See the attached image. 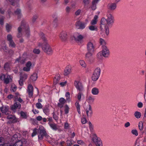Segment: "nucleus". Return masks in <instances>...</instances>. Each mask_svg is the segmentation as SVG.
Returning a JSON list of instances; mask_svg holds the SVG:
<instances>
[{"label": "nucleus", "instance_id": "23", "mask_svg": "<svg viewBox=\"0 0 146 146\" xmlns=\"http://www.w3.org/2000/svg\"><path fill=\"white\" fill-rule=\"evenodd\" d=\"M98 16L97 15H95L93 19L90 22V24L91 25H95L97 24L98 21Z\"/></svg>", "mask_w": 146, "mask_h": 146}, {"label": "nucleus", "instance_id": "5", "mask_svg": "<svg viewBox=\"0 0 146 146\" xmlns=\"http://www.w3.org/2000/svg\"><path fill=\"white\" fill-rule=\"evenodd\" d=\"M38 132L39 133L38 136V139L41 140L45 134V131L43 127L42 126H40L39 130L36 129H35L32 134V136L34 137L35 135Z\"/></svg>", "mask_w": 146, "mask_h": 146}, {"label": "nucleus", "instance_id": "49", "mask_svg": "<svg viewBox=\"0 0 146 146\" xmlns=\"http://www.w3.org/2000/svg\"><path fill=\"white\" fill-rule=\"evenodd\" d=\"M89 127L90 131L92 132L94 130L93 125L90 122L89 123Z\"/></svg>", "mask_w": 146, "mask_h": 146}, {"label": "nucleus", "instance_id": "28", "mask_svg": "<svg viewBox=\"0 0 146 146\" xmlns=\"http://www.w3.org/2000/svg\"><path fill=\"white\" fill-rule=\"evenodd\" d=\"M38 78V75L37 73H34L32 74L31 76L30 79L33 81H36Z\"/></svg>", "mask_w": 146, "mask_h": 146}, {"label": "nucleus", "instance_id": "15", "mask_svg": "<svg viewBox=\"0 0 146 146\" xmlns=\"http://www.w3.org/2000/svg\"><path fill=\"white\" fill-rule=\"evenodd\" d=\"M95 46L93 42H88L87 44V49L88 51L94 52Z\"/></svg>", "mask_w": 146, "mask_h": 146}, {"label": "nucleus", "instance_id": "4", "mask_svg": "<svg viewBox=\"0 0 146 146\" xmlns=\"http://www.w3.org/2000/svg\"><path fill=\"white\" fill-rule=\"evenodd\" d=\"M110 55V51L107 47L104 46L102 51L99 52L97 55V58L100 59H102L103 56L108 57Z\"/></svg>", "mask_w": 146, "mask_h": 146}, {"label": "nucleus", "instance_id": "36", "mask_svg": "<svg viewBox=\"0 0 146 146\" xmlns=\"http://www.w3.org/2000/svg\"><path fill=\"white\" fill-rule=\"evenodd\" d=\"M65 97H66V100L68 102L70 101L71 100L70 98V93L68 92H66L65 94Z\"/></svg>", "mask_w": 146, "mask_h": 146}, {"label": "nucleus", "instance_id": "39", "mask_svg": "<svg viewBox=\"0 0 146 146\" xmlns=\"http://www.w3.org/2000/svg\"><path fill=\"white\" fill-rule=\"evenodd\" d=\"M12 28L11 25L10 24L7 23L6 24V28L7 31L8 32H10Z\"/></svg>", "mask_w": 146, "mask_h": 146}, {"label": "nucleus", "instance_id": "61", "mask_svg": "<svg viewBox=\"0 0 146 146\" xmlns=\"http://www.w3.org/2000/svg\"><path fill=\"white\" fill-rule=\"evenodd\" d=\"M67 84V81H65L64 82H62L60 83V85L62 87H63L66 85Z\"/></svg>", "mask_w": 146, "mask_h": 146}, {"label": "nucleus", "instance_id": "44", "mask_svg": "<svg viewBox=\"0 0 146 146\" xmlns=\"http://www.w3.org/2000/svg\"><path fill=\"white\" fill-rule=\"evenodd\" d=\"M21 116L23 118L26 119L28 116V114L27 113H26L23 112H21Z\"/></svg>", "mask_w": 146, "mask_h": 146}, {"label": "nucleus", "instance_id": "57", "mask_svg": "<svg viewBox=\"0 0 146 146\" xmlns=\"http://www.w3.org/2000/svg\"><path fill=\"white\" fill-rule=\"evenodd\" d=\"M40 50L39 49L35 48L33 50V52L36 54H38L40 52Z\"/></svg>", "mask_w": 146, "mask_h": 146}, {"label": "nucleus", "instance_id": "9", "mask_svg": "<svg viewBox=\"0 0 146 146\" xmlns=\"http://www.w3.org/2000/svg\"><path fill=\"white\" fill-rule=\"evenodd\" d=\"M0 78L1 80L4 81L5 83L7 84L12 80V77L7 74L5 75L1 74V75Z\"/></svg>", "mask_w": 146, "mask_h": 146}, {"label": "nucleus", "instance_id": "29", "mask_svg": "<svg viewBox=\"0 0 146 146\" xmlns=\"http://www.w3.org/2000/svg\"><path fill=\"white\" fill-rule=\"evenodd\" d=\"M108 7L110 10H113L116 8V5L114 3H111L108 4Z\"/></svg>", "mask_w": 146, "mask_h": 146}, {"label": "nucleus", "instance_id": "17", "mask_svg": "<svg viewBox=\"0 0 146 146\" xmlns=\"http://www.w3.org/2000/svg\"><path fill=\"white\" fill-rule=\"evenodd\" d=\"M107 17L106 19L108 23L110 25L112 24L114 22V18L112 15L110 13H108L106 15Z\"/></svg>", "mask_w": 146, "mask_h": 146}, {"label": "nucleus", "instance_id": "32", "mask_svg": "<svg viewBox=\"0 0 146 146\" xmlns=\"http://www.w3.org/2000/svg\"><path fill=\"white\" fill-rule=\"evenodd\" d=\"M86 100L88 102L91 103L94 102L95 99L92 96H89L87 97Z\"/></svg>", "mask_w": 146, "mask_h": 146}, {"label": "nucleus", "instance_id": "62", "mask_svg": "<svg viewBox=\"0 0 146 146\" xmlns=\"http://www.w3.org/2000/svg\"><path fill=\"white\" fill-rule=\"evenodd\" d=\"M3 138H0V146H6L7 144H5L3 145V143L2 142V140Z\"/></svg>", "mask_w": 146, "mask_h": 146}, {"label": "nucleus", "instance_id": "25", "mask_svg": "<svg viewBox=\"0 0 146 146\" xmlns=\"http://www.w3.org/2000/svg\"><path fill=\"white\" fill-rule=\"evenodd\" d=\"M1 47L3 50L6 52H9V50L6 47V45L5 44V42L4 41L0 44Z\"/></svg>", "mask_w": 146, "mask_h": 146}, {"label": "nucleus", "instance_id": "51", "mask_svg": "<svg viewBox=\"0 0 146 146\" xmlns=\"http://www.w3.org/2000/svg\"><path fill=\"white\" fill-rule=\"evenodd\" d=\"M4 68L5 69L8 71L9 69V64L8 63H6L4 65Z\"/></svg>", "mask_w": 146, "mask_h": 146}, {"label": "nucleus", "instance_id": "33", "mask_svg": "<svg viewBox=\"0 0 146 146\" xmlns=\"http://www.w3.org/2000/svg\"><path fill=\"white\" fill-rule=\"evenodd\" d=\"M15 14L17 15L19 18H20L21 16V11L20 9H17L15 12Z\"/></svg>", "mask_w": 146, "mask_h": 146}, {"label": "nucleus", "instance_id": "55", "mask_svg": "<svg viewBox=\"0 0 146 146\" xmlns=\"http://www.w3.org/2000/svg\"><path fill=\"white\" fill-rule=\"evenodd\" d=\"M77 143L78 144H79L81 145H83L84 144V142L82 141L81 140H77Z\"/></svg>", "mask_w": 146, "mask_h": 146}, {"label": "nucleus", "instance_id": "42", "mask_svg": "<svg viewBox=\"0 0 146 146\" xmlns=\"http://www.w3.org/2000/svg\"><path fill=\"white\" fill-rule=\"evenodd\" d=\"M17 88V87L15 84H12L11 87V90L14 92L16 91Z\"/></svg>", "mask_w": 146, "mask_h": 146}, {"label": "nucleus", "instance_id": "6", "mask_svg": "<svg viewBox=\"0 0 146 146\" xmlns=\"http://www.w3.org/2000/svg\"><path fill=\"white\" fill-rule=\"evenodd\" d=\"M101 69L100 68L98 67L94 70L92 74V78L93 81H96L99 78L100 74Z\"/></svg>", "mask_w": 146, "mask_h": 146}, {"label": "nucleus", "instance_id": "50", "mask_svg": "<svg viewBox=\"0 0 146 146\" xmlns=\"http://www.w3.org/2000/svg\"><path fill=\"white\" fill-rule=\"evenodd\" d=\"M83 96V94L82 93L80 92H79L77 95V99L79 100H81V97Z\"/></svg>", "mask_w": 146, "mask_h": 146}, {"label": "nucleus", "instance_id": "2", "mask_svg": "<svg viewBox=\"0 0 146 146\" xmlns=\"http://www.w3.org/2000/svg\"><path fill=\"white\" fill-rule=\"evenodd\" d=\"M42 40V43H38V46L40 47L42 46V50L47 54H52L53 52V50L48 43V40L44 38H43Z\"/></svg>", "mask_w": 146, "mask_h": 146}, {"label": "nucleus", "instance_id": "54", "mask_svg": "<svg viewBox=\"0 0 146 146\" xmlns=\"http://www.w3.org/2000/svg\"><path fill=\"white\" fill-rule=\"evenodd\" d=\"M36 107L39 109H41L42 108V104L40 103H37L36 105Z\"/></svg>", "mask_w": 146, "mask_h": 146}, {"label": "nucleus", "instance_id": "34", "mask_svg": "<svg viewBox=\"0 0 146 146\" xmlns=\"http://www.w3.org/2000/svg\"><path fill=\"white\" fill-rule=\"evenodd\" d=\"M99 0H93L92 2V8L93 10L96 9V4L98 2Z\"/></svg>", "mask_w": 146, "mask_h": 146}, {"label": "nucleus", "instance_id": "56", "mask_svg": "<svg viewBox=\"0 0 146 146\" xmlns=\"http://www.w3.org/2000/svg\"><path fill=\"white\" fill-rule=\"evenodd\" d=\"M43 110L45 114H47V113L49 111V110L48 107H46L44 108Z\"/></svg>", "mask_w": 146, "mask_h": 146}, {"label": "nucleus", "instance_id": "31", "mask_svg": "<svg viewBox=\"0 0 146 146\" xmlns=\"http://www.w3.org/2000/svg\"><path fill=\"white\" fill-rule=\"evenodd\" d=\"M79 62L80 65L83 68H86L87 66V64L84 60H80Z\"/></svg>", "mask_w": 146, "mask_h": 146}, {"label": "nucleus", "instance_id": "48", "mask_svg": "<svg viewBox=\"0 0 146 146\" xmlns=\"http://www.w3.org/2000/svg\"><path fill=\"white\" fill-rule=\"evenodd\" d=\"M12 38V36L11 35L8 34L7 35V39L9 42L13 41Z\"/></svg>", "mask_w": 146, "mask_h": 146}, {"label": "nucleus", "instance_id": "43", "mask_svg": "<svg viewBox=\"0 0 146 146\" xmlns=\"http://www.w3.org/2000/svg\"><path fill=\"white\" fill-rule=\"evenodd\" d=\"M131 133L135 136H138V134L137 130L136 129H133L131 131Z\"/></svg>", "mask_w": 146, "mask_h": 146}, {"label": "nucleus", "instance_id": "7", "mask_svg": "<svg viewBox=\"0 0 146 146\" xmlns=\"http://www.w3.org/2000/svg\"><path fill=\"white\" fill-rule=\"evenodd\" d=\"M28 59V57L26 54H24L22 57H19L15 60V63L18 64L19 63L23 64Z\"/></svg>", "mask_w": 146, "mask_h": 146}, {"label": "nucleus", "instance_id": "27", "mask_svg": "<svg viewBox=\"0 0 146 146\" xmlns=\"http://www.w3.org/2000/svg\"><path fill=\"white\" fill-rule=\"evenodd\" d=\"M88 29L91 31H98L97 27L95 25H91L88 27Z\"/></svg>", "mask_w": 146, "mask_h": 146}, {"label": "nucleus", "instance_id": "22", "mask_svg": "<svg viewBox=\"0 0 146 146\" xmlns=\"http://www.w3.org/2000/svg\"><path fill=\"white\" fill-rule=\"evenodd\" d=\"M9 109L8 107L7 106H3L1 108V110L2 113H5V114H7L8 113H7Z\"/></svg>", "mask_w": 146, "mask_h": 146}, {"label": "nucleus", "instance_id": "37", "mask_svg": "<svg viewBox=\"0 0 146 146\" xmlns=\"http://www.w3.org/2000/svg\"><path fill=\"white\" fill-rule=\"evenodd\" d=\"M16 97H15V99L16 100L17 99H18V101L20 103H22L23 102V100L21 98L19 97L20 96V94L18 93H15Z\"/></svg>", "mask_w": 146, "mask_h": 146}, {"label": "nucleus", "instance_id": "1", "mask_svg": "<svg viewBox=\"0 0 146 146\" xmlns=\"http://www.w3.org/2000/svg\"><path fill=\"white\" fill-rule=\"evenodd\" d=\"M110 25L106 19L103 18L101 19L100 22V34L102 36L105 37L108 35V27Z\"/></svg>", "mask_w": 146, "mask_h": 146}, {"label": "nucleus", "instance_id": "53", "mask_svg": "<svg viewBox=\"0 0 146 146\" xmlns=\"http://www.w3.org/2000/svg\"><path fill=\"white\" fill-rule=\"evenodd\" d=\"M59 102L60 103L62 104H64L66 102L65 99L63 98H60L59 100Z\"/></svg>", "mask_w": 146, "mask_h": 146}, {"label": "nucleus", "instance_id": "8", "mask_svg": "<svg viewBox=\"0 0 146 146\" xmlns=\"http://www.w3.org/2000/svg\"><path fill=\"white\" fill-rule=\"evenodd\" d=\"M74 85L76 89L80 92L84 90V86L81 82L79 80H76L74 82Z\"/></svg>", "mask_w": 146, "mask_h": 146}, {"label": "nucleus", "instance_id": "41", "mask_svg": "<svg viewBox=\"0 0 146 146\" xmlns=\"http://www.w3.org/2000/svg\"><path fill=\"white\" fill-rule=\"evenodd\" d=\"M94 52H88L86 54L85 57L86 58H90L93 55V53Z\"/></svg>", "mask_w": 146, "mask_h": 146}, {"label": "nucleus", "instance_id": "13", "mask_svg": "<svg viewBox=\"0 0 146 146\" xmlns=\"http://www.w3.org/2000/svg\"><path fill=\"white\" fill-rule=\"evenodd\" d=\"M93 137L92 138L93 141L96 143V146H102V143L101 141L98 140L96 134H92Z\"/></svg>", "mask_w": 146, "mask_h": 146}, {"label": "nucleus", "instance_id": "30", "mask_svg": "<svg viewBox=\"0 0 146 146\" xmlns=\"http://www.w3.org/2000/svg\"><path fill=\"white\" fill-rule=\"evenodd\" d=\"M49 125L50 127L54 130H56L58 129L57 125L54 123H52L51 124L49 123Z\"/></svg>", "mask_w": 146, "mask_h": 146}, {"label": "nucleus", "instance_id": "24", "mask_svg": "<svg viewBox=\"0 0 146 146\" xmlns=\"http://www.w3.org/2000/svg\"><path fill=\"white\" fill-rule=\"evenodd\" d=\"M60 79V75L59 74H56L54 77L53 80V83L54 84H57Z\"/></svg>", "mask_w": 146, "mask_h": 146}, {"label": "nucleus", "instance_id": "14", "mask_svg": "<svg viewBox=\"0 0 146 146\" xmlns=\"http://www.w3.org/2000/svg\"><path fill=\"white\" fill-rule=\"evenodd\" d=\"M71 66L70 64L67 65L64 70V75L65 76L68 75L71 73Z\"/></svg>", "mask_w": 146, "mask_h": 146}, {"label": "nucleus", "instance_id": "11", "mask_svg": "<svg viewBox=\"0 0 146 146\" xmlns=\"http://www.w3.org/2000/svg\"><path fill=\"white\" fill-rule=\"evenodd\" d=\"M34 66V64L30 61L27 62L25 64V66L24 67L23 70L26 71H29L31 68L33 67Z\"/></svg>", "mask_w": 146, "mask_h": 146}, {"label": "nucleus", "instance_id": "38", "mask_svg": "<svg viewBox=\"0 0 146 146\" xmlns=\"http://www.w3.org/2000/svg\"><path fill=\"white\" fill-rule=\"evenodd\" d=\"M10 146H23L22 145V142L21 140H19L17 142L13 145H11Z\"/></svg>", "mask_w": 146, "mask_h": 146}, {"label": "nucleus", "instance_id": "20", "mask_svg": "<svg viewBox=\"0 0 146 146\" xmlns=\"http://www.w3.org/2000/svg\"><path fill=\"white\" fill-rule=\"evenodd\" d=\"M77 24L79 28L80 29H84L87 25L86 23L81 22L80 21L78 22Z\"/></svg>", "mask_w": 146, "mask_h": 146}, {"label": "nucleus", "instance_id": "45", "mask_svg": "<svg viewBox=\"0 0 146 146\" xmlns=\"http://www.w3.org/2000/svg\"><path fill=\"white\" fill-rule=\"evenodd\" d=\"M139 128L140 131H142L143 129V123L142 121H140L139 123Z\"/></svg>", "mask_w": 146, "mask_h": 146}, {"label": "nucleus", "instance_id": "16", "mask_svg": "<svg viewBox=\"0 0 146 146\" xmlns=\"http://www.w3.org/2000/svg\"><path fill=\"white\" fill-rule=\"evenodd\" d=\"M74 40L76 41H80L84 38L83 36L78 33H75L74 34Z\"/></svg>", "mask_w": 146, "mask_h": 146}, {"label": "nucleus", "instance_id": "52", "mask_svg": "<svg viewBox=\"0 0 146 146\" xmlns=\"http://www.w3.org/2000/svg\"><path fill=\"white\" fill-rule=\"evenodd\" d=\"M69 108L68 106L66 105L65 106H64V111L65 113H67L69 112Z\"/></svg>", "mask_w": 146, "mask_h": 146}, {"label": "nucleus", "instance_id": "47", "mask_svg": "<svg viewBox=\"0 0 146 146\" xmlns=\"http://www.w3.org/2000/svg\"><path fill=\"white\" fill-rule=\"evenodd\" d=\"M99 42L100 44L102 45H104L106 44L105 41L104 39L101 38L100 39Z\"/></svg>", "mask_w": 146, "mask_h": 146}, {"label": "nucleus", "instance_id": "12", "mask_svg": "<svg viewBox=\"0 0 146 146\" xmlns=\"http://www.w3.org/2000/svg\"><path fill=\"white\" fill-rule=\"evenodd\" d=\"M59 36L60 39L63 42L66 41L68 38L67 34L66 31L61 32L60 33Z\"/></svg>", "mask_w": 146, "mask_h": 146}, {"label": "nucleus", "instance_id": "59", "mask_svg": "<svg viewBox=\"0 0 146 146\" xmlns=\"http://www.w3.org/2000/svg\"><path fill=\"white\" fill-rule=\"evenodd\" d=\"M81 10L80 9H79L77 11H76L75 12V14L76 15H79L80 14V13L81 12Z\"/></svg>", "mask_w": 146, "mask_h": 146}, {"label": "nucleus", "instance_id": "18", "mask_svg": "<svg viewBox=\"0 0 146 146\" xmlns=\"http://www.w3.org/2000/svg\"><path fill=\"white\" fill-rule=\"evenodd\" d=\"M27 92L29 96L31 97L33 95V87L31 84H29L27 88Z\"/></svg>", "mask_w": 146, "mask_h": 146}, {"label": "nucleus", "instance_id": "64", "mask_svg": "<svg viewBox=\"0 0 146 146\" xmlns=\"http://www.w3.org/2000/svg\"><path fill=\"white\" fill-rule=\"evenodd\" d=\"M130 123L129 122H127L125 123L124 124V127L125 128L128 127L130 126Z\"/></svg>", "mask_w": 146, "mask_h": 146}, {"label": "nucleus", "instance_id": "26", "mask_svg": "<svg viewBox=\"0 0 146 146\" xmlns=\"http://www.w3.org/2000/svg\"><path fill=\"white\" fill-rule=\"evenodd\" d=\"M91 93L93 95H98L99 93V90L96 88H94L92 90Z\"/></svg>", "mask_w": 146, "mask_h": 146}, {"label": "nucleus", "instance_id": "63", "mask_svg": "<svg viewBox=\"0 0 146 146\" xmlns=\"http://www.w3.org/2000/svg\"><path fill=\"white\" fill-rule=\"evenodd\" d=\"M81 121L83 124H84L86 123L87 121L85 118H83L81 119Z\"/></svg>", "mask_w": 146, "mask_h": 146}, {"label": "nucleus", "instance_id": "35", "mask_svg": "<svg viewBox=\"0 0 146 146\" xmlns=\"http://www.w3.org/2000/svg\"><path fill=\"white\" fill-rule=\"evenodd\" d=\"M75 106H76V107L77 108L78 113L79 114H80L81 113L80 111V106L79 104V102L78 101H77L76 102V104H75Z\"/></svg>", "mask_w": 146, "mask_h": 146}, {"label": "nucleus", "instance_id": "21", "mask_svg": "<svg viewBox=\"0 0 146 146\" xmlns=\"http://www.w3.org/2000/svg\"><path fill=\"white\" fill-rule=\"evenodd\" d=\"M21 106L20 104L18 103H15L13 105L11 106L12 110L14 111L16 109H19L21 108Z\"/></svg>", "mask_w": 146, "mask_h": 146}, {"label": "nucleus", "instance_id": "46", "mask_svg": "<svg viewBox=\"0 0 146 146\" xmlns=\"http://www.w3.org/2000/svg\"><path fill=\"white\" fill-rule=\"evenodd\" d=\"M9 45L10 47L12 48H14L15 46V44L13 40L9 42Z\"/></svg>", "mask_w": 146, "mask_h": 146}, {"label": "nucleus", "instance_id": "3", "mask_svg": "<svg viewBox=\"0 0 146 146\" xmlns=\"http://www.w3.org/2000/svg\"><path fill=\"white\" fill-rule=\"evenodd\" d=\"M23 29H25V37L27 38H29L30 35L28 25L26 23L24 22H22L21 26L18 28V30L19 33L17 35V37L19 38L21 36L22 34L21 32Z\"/></svg>", "mask_w": 146, "mask_h": 146}, {"label": "nucleus", "instance_id": "40", "mask_svg": "<svg viewBox=\"0 0 146 146\" xmlns=\"http://www.w3.org/2000/svg\"><path fill=\"white\" fill-rule=\"evenodd\" d=\"M134 115L138 119L141 117V114L140 112L136 111L135 112Z\"/></svg>", "mask_w": 146, "mask_h": 146}, {"label": "nucleus", "instance_id": "60", "mask_svg": "<svg viewBox=\"0 0 146 146\" xmlns=\"http://www.w3.org/2000/svg\"><path fill=\"white\" fill-rule=\"evenodd\" d=\"M27 76H28L27 74H25L22 76H21L20 77H22L23 80L24 81L27 79Z\"/></svg>", "mask_w": 146, "mask_h": 146}, {"label": "nucleus", "instance_id": "10", "mask_svg": "<svg viewBox=\"0 0 146 146\" xmlns=\"http://www.w3.org/2000/svg\"><path fill=\"white\" fill-rule=\"evenodd\" d=\"M84 109L86 111L88 117H91L93 113V112L91 106L88 104L84 106Z\"/></svg>", "mask_w": 146, "mask_h": 146}, {"label": "nucleus", "instance_id": "19", "mask_svg": "<svg viewBox=\"0 0 146 146\" xmlns=\"http://www.w3.org/2000/svg\"><path fill=\"white\" fill-rule=\"evenodd\" d=\"M7 119H9V123L14 122L17 121L15 117L11 115H8L7 117Z\"/></svg>", "mask_w": 146, "mask_h": 146}, {"label": "nucleus", "instance_id": "58", "mask_svg": "<svg viewBox=\"0 0 146 146\" xmlns=\"http://www.w3.org/2000/svg\"><path fill=\"white\" fill-rule=\"evenodd\" d=\"M24 81L23 80L22 77H20V79L19 81V83L20 86H22L23 84V82Z\"/></svg>", "mask_w": 146, "mask_h": 146}]
</instances>
